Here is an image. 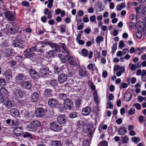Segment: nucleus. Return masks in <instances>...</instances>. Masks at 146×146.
I'll list each match as a JSON object with an SVG mask.
<instances>
[{
	"mask_svg": "<svg viewBox=\"0 0 146 146\" xmlns=\"http://www.w3.org/2000/svg\"><path fill=\"white\" fill-rule=\"evenodd\" d=\"M5 30L6 33L15 34L18 31L19 29L18 27H15L13 24L10 23L6 25Z\"/></svg>",
	"mask_w": 146,
	"mask_h": 146,
	"instance_id": "obj_1",
	"label": "nucleus"
},
{
	"mask_svg": "<svg viewBox=\"0 0 146 146\" xmlns=\"http://www.w3.org/2000/svg\"><path fill=\"white\" fill-rule=\"evenodd\" d=\"M113 71L114 73L116 72V75L117 77H119L122 73L125 72V69L123 66L117 65L114 66Z\"/></svg>",
	"mask_w": 146,
	"mask_h": 146,
	"instance_id": "obj_2",
	"label": "nucleus"
},
{
	"mask_svg": "<svg viewBox=\"0 0 146 146\" xmlns=\"http://www.w3.org/2000/svg\"><path fill=\"white\" fill-rule=\"evenodd\" d=\"M5 16L6 19L10 21H14L16 18L15 14L10 11L6 12L5 13Z\"/></svg>",
	"mask_w": 146,
	"mask_h": 146,
	"instance_id": "obj_3",
	"label": "nucleus"
},
{
	"mask_svg": "<svg viewBox=\"0 0 146 146\" xmlns=\"http://www.w3.org/2000/svg\"><path fill=\"white\" fill-rule=\"evenodd\" d=\"M64 105L66 109L70 110L72 108L73 103L72 101L70 99H66L64 101Z\"/></svg>",
	"mask_w": 146,
	"mask_h": 146,
	"instance_id": "obj_4",
	"label": "nucleus"
},
{
	"mask_svg": "<svg viewBox=\"0 0 146 146\" xmlns=\"http://www.w3.org/2000/svg\"><path fill=\"white\" fill-rule=\"evenodd\" d=\"M3 102L4 105L7 108H11L14 106L13 101L9 98H5Z\"/></svg>",
	"mask_w": 146,
	"mask_h": 146,
	"instance_id": "obj_5",
	"label": "nucleus"
},
{
	"mask_svg": "<svg viewBox=\"0 0 146 146\" xmlns=\"http://www.w3.org/2000/svg\"><path fill=\"white\" fill-rule=\"evenodd\" d=\"M40 125V122L38 120L32 121L31 125L29 127V130L32 131H35L36 130V127H39Z\"/></svg>",
	"mask_w": 146,
	"mask_h": 146,
	"instance_id": "obj_6",
	"label": "nucleus"
},
{
	"mask_svg": "<svg viewBox=\"0 0 146 146\" xmlns=\"http://www.w3.org/2000/svg\"><path fill=\"white\" fill-rule=\"evenodd\" d=\"M15 79L17 84H19L26 80V76L23 74H19L17 75Z\"/></svg>",
	"mask_w": 146,
	"mask_h": 146,
	"instance_id": "obj_7",
	"label": "nucleus"
},
{
	"mask_svg": "<svg viewBox=\"0 0 146 146\" xmlns=\"http://www.w3.org/2000/svg\"><path fill=\"white\" fill-rule=\"evenodd\" d=\"M67 79V75L62 73L60 74L58 77V81L60 84H61L66 81Z\"/></svg>",
	"mask_w": 146,
	"mask_h": 146,
	"instance_id": "obj_8",
	"label": "nucleus"
},
{
	"mask_svg": "<svg viewBox=\"0 0 146 146\" xmlns=\"http://www.w3.org/2000/svg\"><path fill=\"white\" fill-rule=\"evenodd\" d=\"M13 44L15 47H18L21 48H23L24 47L23 42L18 39L14 40L13 42Z\"/></svg>",
	"mask_w": 146,
	"mask_h": 146,
	"instance_id": "obj_9",
	"label": "nucleus"
},
{
	"mask_svg": "<svg viewBox=\"0 0 146 146\" xmlns=\"http://www.w3.org/2000/svg\"><path fill=\"white\" fill-rule=\"evenodd\" d=\"M49 71L48 68L45 66H42L40 69L39 70V74L42 76H44L48 73Z\"/></svg>",
	"mask_w": 146,
	"mask_h": 146,
	"instance_id": "obj_10",
	"label": "nucleus"
},
{
	"mask_svg": "<svg viewBox=\"0 0 146 146\" xmlns=\"http://www.w3.org/2000/svg\"><path fill=\"white\" fill-rule=\"evenodd\" d=\"M48 141H50L52 143L51 145L53 146H62L60 141L58 140L53 141L52 140H50V139H47V138L45 139L46 143H50L47 142Z\"/></svg>",
	"mask_w": 146,
	"mask_h": 146,
	"instance_id": "obj_11",
	"label": "nucleus"
},
{
	"mask_svg": "<svg viewBox=\"0 0 146 146\" xmlns=\"http://www.w3.org/2000/svg\"><path fill=\"white\" fill-rule=\"evenodd\" d=\"M82 55L84 57H87L88 56L89 58L91 59L92 57L93 53L92 52L90 51L88 55V51L86 49H83L81 51Z\"/></svg>",
	"mask_w": 146,
	"mask_h": 146,
	"instance_id": "obj_12",
	"label": "nucleus"
},
{
	"mask_svg": "<svg viewBox=\"0 0 146 146\" xmlns=\"http://www.w3.org/2000/svg\"><path fill=\"white\" fill-rule=\"evenodd\" d=\"M92 111L91 108L88 106L84 108L82 111V114L84 116H87L90 115Z\"/></svg>",
	"mask_w": 146,
	"mask_h": 146,
	"instance_id": "obj_13",
	"label": "nucleus"
},
{
	"mask_svg": "<svg viewBox=\"0 0 146 146\" xmlns=\"http://www.w3.org/2000/svg\"><path fill=\"white\" fill-rule=\"evenodd\" d=\"M45 112L44 110L42 108H38L36 111V115L38 117H41L44 115Z\"/></svg>",
	"mask_w": 146,
	"mask_h": 146,
	"instance_id": "obj_14",
	"label": "nucleus"
},
{
	"mask_svg": "<svg viewBox=\"0 0 146 146\" xmlns=\"http://www.w3.org/2000/svg\"><path fill=\"white\" fill-rule=\"evenodd\" d=\"M57 121L60 124H63L66 123V119L64 115H61L58 117Z\"/></svg>",
	"mask_w": 146,
	"mask_h": 146,
	"instance_id": "obj_15",
	"label": "nucleus"
},
{
	"mask_svg": "<svg viewBox=\"0 0 146 146\" xmlns=\"http://www.w3.org/2000/svg\"><path fill=\"white\" fill-rule=\"evenodd\" d=\"M50 127L51 129L54 131H59L61 130L59 125L53 122L50 123Z\"/></svg>",
	"mask_w": 146,
	"mask_h": 146,
	"instance_id": "obj_16",
	"label": "nucleus"
},
{
	"mask_svg": "<svg viewBox=\"0 0 146 146\" xmlns=\"http://www.w3.org/2000/svg\"><path fill=\"white\" fill-rule=\"evenodd\" d=\"M21 87L23 88L29 89L31 86V83L29 81H23L21 84H19Z\"/></svg>",
	"mask_w": 146,
	"mask_h": 146,
	"instance_id": "obj_17",
	"label": "nucleus"
},
{
	"mask_svg": "<svg viewBox=\"0 0 146 146\" xmlns=\"http://www.w3.org/2000/svg\"><path fill=\"white\" fill-rule=\"evenodd\" d=\"M29 73L31 76L32 77L33 79H36L39 78L38 74L33 69H30Z\"/></svg>",
	"mask_w": 146,
	"mask_h": 146,
	"instance_id": "obj_18",
	"label": "nucleus"
},
{
	"mask_svg": "<svg viewBox=\"0 0 146 146\" xmlns=\"http://www.w3.org/2000/svg\"><path fill=\"white\" fill-rule=\"evenodd\" d=\"M39 94L38 92H34L31 95V101L32 102H37L38 99Z\"/></svg>",
	"mask_w": 146,
	"mask_h": 146,
	"instance_id": "obj_19",
	"label": "nucleus"
},
{
	"mask_svg": "<svg viewBox=\"0 0 146 146\" xmlns=\"http://www.w3.org/2000/svg\"><path fill=\"white\" fill-rule=\"evenodd\" d=\"M23 130L21 127H17L13 130V133L17 136H20L23 133Z\"/></svg>",
	"mask_w": 146,
	"mask_h": 146,
	"instance_id": "obj_20",
	"label": "nucleus"
},
{
	"mask_svg": "<svg viewBox=\"0 0 146 146\" xmlns=\"http://www.w3.org/2000/svg\"><path fill=\"white\" fill-rule=\"evenodd\" d=\"M48 105L51 107H54L57 104V101L54 98L50 99L48 102Z\"/></svg>",
	"mask_w": 146,
	"mask_h": 146,
	"instance_id": "obj_21",
	"label": "nucleus"
},
{
	"mask_svg": "<svg viewBox=\"0 0 146 146\" xmlns=\"http://www.w3.org/2000/svg\"><path fill=\"white\" fill-rule=\"evenodd\" d=\"M12 73L10 70H6L4 73V75L7 80H9L12 78Z\"/></svg>",
	"mask_w": 146,
	"mask_h": 146,
	"instance_id": "obj_22",
	"label": "nucleus"
},
{
	"mask_svg": "<svg viewBox=\"0 0 146 146\" xmlns=\"http://www.w3.org/2000/svg\"><path fill=\"white\" fill-rule=\"evenodd\" d=\"M84 122L83 120H80L77 122V125L79 126H83V128L84 130H85V132H87V131H90V128L88 127H86L87 125L86 124H84Z\"/></svg>",
	"mask_w": 146,
	"mask_h": 146,
	"instance_id": "obj_23",
	"label": "nucleus"
},
{
	"mask_svg": "<svg viewBox=\"0 0 146 146\" xmlns=\"http://www.w3.org/2000/svg\"><path fill=\"white\" fill-rule=\"evenodd\" d=\"M24 93L21 90H17L14 92V95L17 98L22 97L24 95Z\"/></svg>",
	"mask_w": 146,
	"mask_h": 146,
	"instance_id": "obj_24",
	"label": "nucleus"
},
{
	"mask_svg": "<svg viewBox=\"0 0 146 146\" xmlns=\"http://www.w3.org/2000/svg\"><path fill=\"white\" fill-rule=\"evenodd\" d=\"M47 44L52 48L55 49V50L57 51H60V49L59 46L56 44L54 43H52L50 42H47Z\"/></svg>",
	"mask_w": 146,
	"mask_h": 146,
	"instance_id": "obj_25",
	"label": "nucleus"
},
{
	"mask_svg": "<svg viewBox=\"0 0 146 146\" xmlns=\"http://www.w3.org/2000/svg\"><path fill=\"white\" fill-rule=\"evenodd\" d=\"M8 92L7 89L4 87H2L0 89V94L4 96H7L8 95Z\"/></svg>",
	"mask_w": 146,
	"mask_h": 146,
	"instance_id": "obj_26",
	"label": "nucleus"
},
{
	"mask_svg": "<svg viewBox=\"0 0 146 146\" xmlns=\"http://www.w3.org/2000/svg\"><path fill=\"white\" fill-rule=\"evenodd\" d=\"M10 113L12 115L15 117H17L19 115L18 110L15 108H12L10 110Z\"/></svg>",
	"mask_w": 146,
	"mask_h": 146,
	"instance_id": "obj_27",
	"label": "nucleus"
},
{
	"mask_svg": "<svg viewBox=\"0 0 146 146\" xmlns=\"http://www.w3.org/2000/svg\"><path fill=\"white\" fill-rule=\"evenodd\" d=\"M52 11H50L48 8H46L44 11V13L47 15V18L49 19L52 17Z\"/></svg>",
	"mask_w": 146,
	"mask_h": 146,
	"instance_id": "obj_28",
	"label": "nucleus"
},
{
	"mask_svg": "<svg viewBox=\"0 0 146 146\" xmlns=\"http://www.w3.org/2000/svg\"><path fill=\"white\" fill-rule=\"evenodd\" d=\"M65 56L67 57V60L69 64L70 65H74V62L73 57L70 55L67 54Z\"/></svg>",
	"mask_w": 146,
	"mask_h": 146,
	"instance_id": "obj_29",
	"label": "nucleus"
},
{
	"mask_svg": "<svg viewBox=\"0 0 146 146\" xmlns=\"http://www.w3.org/2000/svg\"><path fill=\"white\" fill-rule=\"evenodd\" d=\"M132 96V94L131 92H128L124 95V100L126 101H129L131 100Z\"/></svg>",
	"mask_w": 146,
	"mask_h": 146,
	"instance_id": "obj_30",
	"label": "nucleus"
},
{
	"mask_svg": "<svg viewBox=\"0 0 146 146\" xmlns=\"http://www.w3.org/2000/svg\"><path fill=\"white\" fill-rule=\"evenodd\" d=\"M52 90L49 89H46L44 91V94L46 97H49L52 96Z\"/></svg>",
	"mask_w": 146,
	"mask_h": 146,
	"instance_id": "obj_31",
	"label": "nucleus"
},
{
	"mask_svg": "<svg viewBox=\"0 0 146 146\" xmlns=\"http://www.w3.org/2000/svg\"><path fill=\"white\" fill-rule=\"evenodd\" d=\"M118 132L119 135H122L125 134L126 133L127 131L125 127H121L119 129Z\"/></svg>",
	"mask_w": 146,
	"mask_h": 146,
	"instance_id": "obj_32",
	"label": "nucleus"
},
{
	"mask_svg": "<svg viewBox=\"0 0 146 146\" xmlns=\"http://www.w3.org/2000/svg\"><path fill=\"white\" fill-rule=\"evenodd\" d=\"M13 52V50L9 49H7L4 52L5 55L7 57L10 56L12 55Z\"/></svg>",
	"mask_w": 146,
	"mask_h": 146,
	"instance_id": "obj_33",
	"label": "nucleus"
},
{
	"mask_svg": "<svg viewBox=\"0 0 146 146\" xmlns=\"http://www.w3.org/2000/svg\"><path fill=\"white\" fill-rule=\"evenodd\" d=\"M79 74L80 76L82 77H85L88 76L89 73L85 70L81 69L79 71Z\"/></svg>",
	"mask_w": 146,
	"mask_h": 146,
	"instance_id": "obj_34",
	"label": "nucleus"
},
{
	"mask_svg": "<svg viewBox=\"0 0 146 146\" xmlns=\"http://www.w3.org/2000/svg\"><path fill=\"white\" fill-rule=\"evenodd\" d=\"M61 47L63 50L64 52H65L67 54H70V52L68 50L66 45L64 43H61Z\"/></svg>",
	"mask_w": 146,
	"mask_h": 146,
	"instance_id": "obj_35",
	"label": "nucleus"
},
{
	"mask_svg": "<svg viewBox=\"0 0 146 146\" xmlns=\"http://www.w3.org/2000/svg\"><path fill=\"white\" fill-rule=\"evenodd\" d=\"M65 144L68 146H72V144L71 139H66L64 141Z\"/></svg>",
	"mask_w": 146,
	"mask_h": 146,
	"instance_id": "obj_36",
	"label": "nucleus"
},
{
	"mask_svg": "<svg viewBox=\"0 0 146 146\" xmlns=\"http://www.w3.org/2000/svg\"><path fill=\"white\" fill-rule=\"evenodd\" d=\"M94 101L96 102V103H99L100 100L98 97V95L97 94L96 91H95L94 93Z\"/></svg>",
	"mask_w": 146,
	"mask_h": 146,
	"instance_id": "obj_37",
	"label": "nucleus"
},
{
	"mask_svg": "<svg viewBox=\"0 0 146 146\" xmlns=\"http://www.w3.org/2000/svg\"><path fill=\"white\" fill-rule=\"evenodd\" d=\"M6 82L5 79L3 78L0 79V86H5L6 85Z\"/></svg>",
	"mask_w": 146,
	"mask_h": 146,
	"instance_id": "obj_38",
	"label": "nucleus"
},
{
	"mask_svg": "<svg viewBox=\"0 0 146 146\" xmlns=\"http://www.w3.org/2000/svg\"><path fill=\"white\" fill-rule=\"evenodd\" d=\"M58 57L62 62L64 63L65 62L66 59L64 55L59 54H58Z\"/></svg>",
	"mask_w": 146,
	"mask_h": 146,
	"instance_id": "obj_39",
	"label": "nucleus"
},
{
	"mask_svg": "<svg viewBox=\"0 0 146 146\" xmlns=\"http://www.w3.org/2000/svg\"><path fill=\"white\" fill-rule=\"evenodd\" d=\"M54 52V50H53L49 51L46 53V56L48 58H50L53 56Z\"/></svg>",
	"mask_w": 146,
	"mask_h": 146,
	"instance_id": "obj_40",
	"label": "nucleus"
},
{
	"mask_svg": "<svg viewBox=\"0 0 146 146\" xmlns=\"http://www.w3.org/2000/svg\"><path fill=\"white\" fill-rule=\"evenodd\" d=\"M33 113L29 112L28 111H25L24 113V115L26 117H33Z\"/></svg>",
	"mask_w": 146,
	"mask_h": 146,
	"instance_id": "obj_41",
	"label": "nucleus"
},
{
	"mask_svg": "<svg viewBox=\"0 0 146 146\" xmlns=\"http://www.w3.org/2000/svg\"><path fill=\"white\" fill-rule=\"evenodd\" d=\"M131 140L133 142L137 143L140 141V139L138 137H133L131 138Z\"/></svg>",
	"mask_w": 146,
	"mask_h": 146,
	"instance_id": "obj_42",
	"label": "nucleus"
},
{
	"mask_svg": "<svg viewBox=\"0 0 146 146\" xmlns=\"http://www.w3.org/2000/svg\"><path fill=\"white\" fill-rule=\"evenodd\" d=\"M98 146H108V143L105 141H101L99 143Z\"/></svg>",
	"mask_w": 146,
	"mask_h": 146,
	"instance_id": "obj_43",
	"label": "nucleus"
},
{
	"mask_svg": "<svg viewBox=\"0 0 146 146\" xmlns=\"http://www.w3.org/2000/svg\"><path fill=\"white\" fill-rule=\"evenodd\" d=\"M96 40L97 43H100V42L104 40V38L102 36H100L96 38Z\"/></svg>",
	"mask_w": 146,
	"mask_h": 146,
	"instance_id": "obj_44",
	"label": "nucleus"
},
{
	"mask_svg": "<svg viewBox=\"0 0 146 146\" xmlns=\"http://www.w3.org/2000/svg\"><path fill=\"white\" fill-rule=\"evenodd\" d=\"M90 143L88 139H85L83 142V146H90Z\"/></svg>",
	"mask_w": 146,
	"mask_h": 146,
	"instance_id": "obj_45",
	"label": "nucleus"
},
{
	"mask_svg": "<svg viewBox=\"0 0 146 146\" xmlns=\"http://www.w3.org/2000/svg\"><path fill=\"white\" fill-rule=\"evenodd\" d=\"M50 84L52 86H55L57 85V82L55 80H52L50 81Z\"/></svg>",
	"mask_w": 146,
	"mask_h": 146,
	"instance_id": "obj_46",
	"label": "nucleus"
},
{
	"mask_svg": "<svg viewBox=\"0 0 146 146\" xmlns=\"http://www.w3.org/2000/svg\"><path fill=\"white\" fill-rule=\"evenodd\" d=\"M59 97L62 99H64L67 97V95L64 93H59L58 94Z\"/></svg>",
	"mask_w": 146,
	"mask_h": 146,
	"instance_id": "obj_47",
	"label": "nucleus"
},
{
	"mask_svg": "<svg viewBox=\"0 0 146 146\" xmlns=\"http://www.w3.org/2000/svg\"><path fill=\"white\" fill-rule=\"evenodd\" d=\"M90 20L92 22H93L94 23H96V16L95 15H93L90 16Z\"/></svg>",
	"mask_w": 146,
	"mask_h": 146,
	"instance_id": "obj_48",
	"label": "nucleus"
},
{
	"mask_svg": "<svg viewBox=\"0 0 146 146\" xmlns=\"http://www.w3.org/2000/svg\"><path fill=\"white\" fill-rule=\"evenodd\" d=\"M125 46V44L123 40L120 41L119 42V47L120 49H122Z\"/></svg>",
	"mask_w": 146,
	"mask_h": 146,
	"instance_id": "obj_49",
	"label": "nucleus"
},
{
	"mask_svg": "<svg viewBox=\"0 0 146 146\" xmlns=\"http://www.w3.org/2000/svg\"><path fill=\"white\" fill-rule=\"evenodd\" d=\"M133 106H135V108L138 110H140L141 107V105L137 103L134 104L133 105Z\"/></svg>",
	"mask_w": 146,
	"mask_h": 146,
	"instance_id": "obj_50",
	"label": "nucleus"
},
{
	"mask_svg": "<svg viewBox=\"0 0 146 146\" xmlns=\"http://www.w3.org/2000/svg\"><path fill=\"white\" fill-rule=\"evenodd\" d=\"M129 68L130 70L133 71L135 70L137 68L135 64H130L129 65Z\"/></svg>",
	"mask_w": 146,
	"mask_h": 146,
	"instance_id": "obj_51",
	"label": "nucleus"
},
{
	"mask_svg": "<svg viewBox=\"0 0 146 146\" xmlns=\"http://www.w3.org/2000/svg\"><path fill=\"white\" fill-rule=\"evenodd\" d=\"M135 110L134 108H131L128 111V114L129 115H133L135 113Z\"/></svg>",
	"mask_w": 146,
	"mask_h": 146,
	"instance_id": "obj_52",
	"label": "nucleus"
},
{
	"mask_svg": "<svg viewBox=\"0 0 146 146\" xmlns=\"http://www.w3.org/2000/svg\"><path fill=\"white\" fill-rule=\"evenodd\" d=\"M66 29V27L65 25H62L61 27L60 32L62 33L64 32Z\"/></svg>",
	"mask_w": 146,
	"mask_h": 146,
	"instance_id": "obj_53",
	"label": "nucleus"
},
{
	"mask_svg": "<svg viewBox=\"0 0 146 146\" xmlns=\"http://www.w3.org/2000/svg\"><path fill=\"white\" fill-rule=\"evenodd\" d=\"M141 6L136 7L135 8L136 12L138 13H141Z\"/></svg>",
	"mask_w": 146,
	"mask_h": 146,
	"instance_id": "obj_54",
	"label": "nucleus"
},
{
	"mask_svg": "<svg viewBox=\"0 0 146 146\" xmlns=\"http://www.w3.org/2000/svg\"><path fill=\"white\" fill-rule=\"evenodd\" d=\"M12 124L13 125L17 126L19 124V122L17 120H13L12 121Z\"/></svg>",
	"mask_w": 146,
	"mask_h": 146,
	"instance_id": "obj_55",
	"label": "nucleus"
},
{
	"mask_svg": "<svg viewBox=\"0 0 146 146\" xmlns=\"http://www.w3.org/2000/svg\"><path fill=\"white\" fill-rule=\"evenodd\" d=\"M94 64H90L88 65L87 67L89 70H93V68H94Z\"/></svg>",
	"mask_w": 146,
	"mask_h": 146,
	"instance_id": "obj_56",
	"label": "nucleus"
},
{
	"mask_svg": "<svg viewBox=\"0 0 146 146\" xmlns=\"http://www.w3.org/2000/svg\"><path fill=\"white\" fill-rule=\"evenodd\" d=\"M77 116V114L76 113H71L69 115V117L71 118H74Z\"/></svg>",
	"mask_w": 146,
	"mask_h": 146,
	"instance_id": "obj_57",
	"label": "nucleus"
},
{
	"mask_svg": "<svg viewBox=\"0 0 146 146\" xmlns=\"http://www.w3.org/2000/svg\"><path fill=\"white\" fill-rule=\"evenodd\" d=\"M146 12V7L141 6V13L145 14Z\"/></svg>",
	"mask_w": 146,
	"mask_h": 146,
	"instance_id": "obj_58",
	"label": "nucleus"
},
{
	"mask_svg": "<svg viewBox=\"0 0 146 146\" xmlns=\"http://www.w3.org/2000/svg\"><path fill=\"white\" fill-rule=\"evenodd\" d=\"M22 4L23 6L25 7H28L29 5V3L26 1H23L22 3Z\"/></svg>",
	"mask_w": 146,
	"mask_h": 146,
	"instance_id": "obj_59",
	"label": "nucleus"
},
{
	"mask_svg": "<svg viewBox=\"0 0 146 146\" xmlns=\"http://www.w3.org/2000/svg\"><path fill=\"white\" fill-rule=\"evenodd\" d=\"M136 37L138 38H141L142 37L141 32L139 31H138L136 35Z\"/></svg>",
	"mask_w": 146,
	"mask_h": 146,
	"instance_id": "obj_60",
	"label": "nucleus"
},
{
	"mask_svg": "<svg viewBox=\"0 0 146 146\" xmlns=\"http://www.w3.org/2000/svg\"><path fill=\"white\" fill-rule=\"evenodd\" d=\"M117 48V44L116 43H115L113 44V46L112 47V52H113L116 50Z\"/></svg>",
	"mask_w": 146,
	"mask_h": 146,
	"instance_id": "obj_61",
	"label": "nucleus"
},
{
	"mask_svg": "<svg viewBox=\"0 0 146 146\" xmlns=\"http://www.w3.org/2000/svg\"><path fill=\"white\" fill-rule=\"evenodd\" d=\"M84 14V11L82 10H79L77 12V15L79 17L82 16Z\"/></svg>",
	"mask_w": 146,
	"mask_h": 146,
	"instance_id": "obj_62",
	"label": "nucleus"
},
{
	"mask_svg": "<svg viewBox=\"0 0 146 146\" xmlns=\"http://www.w3.org/2000/svg\"><path fill=\"white\" fill-rule=\"evenodd\" d=\"M23 136L25 138H26L28 137H32V134L27 132L25 133L23 135Z\"/></svg>",
	"mask_w": 146,
	"mask_h": 146,
	"instance_id": "obj_63",
	"label": "nucleus"
},
{
	"mask_svg": "<svg viewBox=\"0 0 146 146\" xmlns=\"http://www.w3.org/2000/svg\"><path fill=\"white\" fill-rule=\"evenodd\" d=\"M144 99V98L142 96H139L137 97V100L140 102H142Z\"/></svg>",
	"mask_w": 146,
	"mask_h": 146,
	"instance_id": "obj_64",
	"label": "nucleus"
}]
</instances>
